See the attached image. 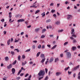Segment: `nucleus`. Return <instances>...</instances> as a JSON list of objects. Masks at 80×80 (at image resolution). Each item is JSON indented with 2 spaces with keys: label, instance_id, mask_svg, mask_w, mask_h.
<instances>
[{
  "label": "nucleus",
  "instance_id": "f257e3e1",
  "mask_svg": "<svg viewBox=\"0 0 80 80\" xmlns=\"http://www.w3.org/2000/svg\"><path fill=\"white\" fill-rule=\"evenodd\" d=\"M45 71L41 70H40L39 72L38 73V75H39V77H40V76H42V77H43V76L45 75Z\"/></svg>",
  "mask_w": 80,
  "mask_h": 80
},
{
  "label": "nucleus",
  "instance_id": "f03ea898",
  "mask_svg": "<svg viewBox=\"0 0 80 80\" xmlns=\"http://www.w3.org/2000/svg\"><path fill=\"white\" fill-rule=\"evenodd\" d=\"M66 55L67 57V58H71V53H70V52H67Z\"/></svg>",
  "mask_w": 80,
  "mask_h": 80
},
{
  "label": "nucleus",
  "instance_id": "7ed1b4c3",
  "mask_svg": "<svg viewBox=\"0 0 80 80\" xmlns=\"http://www.w3.org/2000/svg\"><path fill=\"white\" fill-rule=\"evenodd\" d=\"M72 17H73V16H72V15H68V18H67L68 20H69V19L70 18H72Z\"/></svg>",
  "mask_w": 80,
  "mask_h": 80
},
{
  "label": "nucleus",
  "instance_id": "20e7f679",
  "mask_svg": "<svg viewBox=\"0 0 80 80\" xmlns=\"http://www.w3.org/2000/svg\"><path fill=\"white\" fill-rule=\"evenodd\" d=\"M25 21V20L23 19H20L18 20V22L19 23V22H24Z\"/></svg>",
  "mask_w": 80,
  "mask_h": 80
},
{
  "label": "nucleus",
  "instance_id": "39448f33",
  "mask_svg": "<svg viewBox=\"0 0 80 80\" xmlns=\"http://www.w3.org/2000/svg\"><path fill=\"white\" fill-rule=\"evenodd\" d=\"M12 67V64H10L7 66V68L8 69H10V68H11Z\"/></svg>",
  "mask_w": 80,
  "mask_h": 80
},
{
  "label": "nucleus",
  "instance_id": "423d86ee",
  "mask_svg": "<svg viewBox=\"0 0 80 80\" xmlns=\"http://www.w3.org/2000/svg\"><path fill=\"white\" fill-rule=\"evenodd\" d=\"M77 47H76L73 46L72 48V51H75V50H76Z\"/></svg>",
  "mask_w": 80,
  "mask_h": 80
},
{
  "label": "nucleus",
  "instance_id": "0eeeda50",
  "mask_svg": "<svg viewBox=\"0 0 80 80\" xmlns=\"http://www.w3.org/2000/svg\"><path fill=\"white\" fill-rule=\"evenodd\" d=\"M40 57H41L42 58H45V55L43 54H41Z\"/></svg>",
  "mask_w": 80,
  "mask_h": 80
},
{
  "label": "nucleus",
  "instance_id": "6e6552de",
  "mask_svg": "<svg viewBox=\"0 0 80 80\" xmlns=\"http://www.w3.org/2000/svg\"><path fill=\"white\" fill-rule=\"evenodd\" d=\"M79 67H80V65H78L76 67H75L74 68V70H77V69H78V68H79Z\"/></svg>",
  "mask_w": 80,
  "mask_h": 80
},
{
  "label": "nucleus",
  "instance_id": "1a4fd4ad",
  "mask_svg": "<svg viewBox=\"0 0 80 80\" xmlns=\"http://www.w3.org/2000/svg\"><path fill=\"white\" fill-rule=\"evenodd\" d=\"M53 61V57H52L51 58L50 60H49V62H51Z\"/></svg>",
  "mask_w": 80,
  "mask_h": 80
},
{
  "label": "nucleus",
  "instance_id": "9d476101",
  "mask_svg": "<svg viewBox=\"0 0 80 80\" xmlns=\"http://www.w3.org/2000/svg\"><path fill=\"white\" fill-rule=\"evenodd\" d=\"M12 73H15V69L14 68H13L12 69Z\"/></svg>",
  "mask_w": 80,
  "mask_h": 80
},
{
  "label": "nucleus",
  "instance_id": "9b49d317",
  "mask_svg": "<svg viewBox=\"0 0 80 80\" xmlns=\"http://www.w3.org/2000/svg\"><path fill=\"white\" fill-rule=\"evenodd\" d=\"M36 5H32L31 6H30V8H32V7H34L35 8H37V7L36 6Z\"/></svg>",
  "mask_w": 80,
  "mask_h": 80
},
{
  "label": "nucleus",
  "instance_id": "f8f14e48",
  "mask_svg": "<svg viewBox=\"0 0 80 80\" xmlns=\"http://www.w3.org/2000/svg\"><path fill=\"white\" fill-rule=\"evenodd\" d=\"M10 39H8V40L7 41V43L8 45H10Z\"/></svg>",
  "mask_w": 80,
  "mask_h": 80
},
{
  "label": "nucleus",
  "instance_id": "ddd939ff",
  "mask_svg": "<svg viewBox=\"0 0 80 80\" xmlns=\"http://www.w3.org/2000/svg\"><path fill=\"white\" fill-rule=\"evenodd\" d=\"M41 15L42 16V17H45V12H43V13H42Z\"/></svg>",
  "mask_w": 80,
  "mask_h": 80
},
{
  "label": "nucleus",
  "instance_id": "4468645a",
  "mask_svg": "<svg viewBox=\"0 0 80 80\" xmlns=\"http://www.w3.org/2000/svg\"><path fill=\"white\" fill-rule=\"evenodd\" d=\"M9 60V59L8 57H5V61H8Z\"/></svg>",
  "mask_w": 80,
  "mask_h": 80
},
{
  "label": "nucleus",
  "instance_id": "2eb2a0df",
  "mask_svg": "<svg viewBox=\"0 0 80 80\" xmlns=\"http://www.w3.org/2000/svg\"><path fill=\"white\" fill-rule=\"evenodd\" d=\"M55 24H56V25H60V22L57 21L56 22Z\"/></svg>",
  "mask_w": 80,
  "mask_h": 80
},
{
  "label": "nucleus",
  "instance_id": "dca6fc26",
  "mask_svg": "<svg viewBox=\"0 0 80 80\" xmlns=\"http://www.w3.org/2000/svg\"><path fill=\"white\" fill-rule=\"evenodd\" d=\"M61 74V72H57L56 73V76H58L59 75Z\"/></svg>",
  "mask_w": 80,
  "mask_h": 80
},
{
  "label": "nucleus",
  "instance_id": "f3484780",
  "mask_svg": "<svg viewBox=\"0 0 80 80\" xmlns=\"http://www.w3.org/2000/svg\"><path fill=\"white\" fill-rule=\"evenodd\" d=\"M18 60H19V61H20V59L21 58V56H20V55L18 56Z\"/></svg>",
  "mask_w": 80,
  "mask_h": 80
},
{
  "label": "nucleus",
  "instance_id": "a211bd4d",
  "mask_svg": "<svg viewBox=\"0 0 80 80\" xmlns=\"http://www.w3.org/2000/svg\"><path fill=\"white\" fill-rule=\"evenodd\" d=\"M45 58H44V59H43L41 61V63H43V62H45Z\"/></svg>",
  "mask_w": 80,
  "mask_h": 80
},
{
  "label": "nucleus",
  "instance_id": "6ab92c4d",
  "mask_svg": "<svg viewBox=\"0 0 80 80\" xmlns=\"http://www.w3.org/2000/svg\"><path fill=\"white\" fill-rule=\"evenodd\" d=\"M40 52H38L36 55V56L37 57H39V55H40Z\"/></svg>",
  "mask_w": 80,
  "mask_h": 80
},
{
  "label": "nucleus",
  "instance_id": "aec40b11",
  "mask_svg": "<svg viewBox=\"0 0 80 80\" xmlns=\"http://www.w3.org/2000/svg\"><path fill=\"white\" fill-rule=\"evenodd\" d=\"M40 10H37L35 12V14H37V13H38V12H40Z\"/></svg>",
  "mask_w": 80,
  "mask_h": 80
},
{
  "label": "nucleus",
  "instance_id": "412c9836",
  "mask_svg": "<svg viewBox=\"0 0 80 80\" xmlns=\"http://www.w3.org/2000/svg\"><path fill=\"white\" fill-rule=\"evenodd\" d=\"M58 61V58H56L55 59L54 62H57Z\"/></svg>",
  "mask_w": 80,
  "mask_h": 80
},
{
  "label": "nucleus",
  "instance_id": "4be33fe9",
  "mask_svg": "<svg viewBox=\"0 0 80 80\" xmlns=\"http://www.w3.org/2000/svg\"><path fill=\"white\" fill-rule=\"evenodd\" d=\"M35 31L37 32H38V31H40V28H37L35 29Z\"/></svg>",
  "mask_w": 80,
  "mask_h": 80
},
{
  "label": "nucleus",
  "instance_id": "5701e85b",
  "mask_svg": "<svg viewBox=\"0 0 80 80\" xmlns=\"http://www.w3.org/2000/svg\"><path fill=\"white\" fill-rule=\"evenodd\" d=\"M46 29H45V28L43 29L42 32V33H44V32H46Z\"/></svg>",
  "mask_w": 80,
  "mask_h": 80
},
{
  "label": "nucleus",
  "instance_id": "b1692460",
  "mask_svg": "<svg viewBox=\"0 0 80 80\" xmlns=\"http://www.w3.org/2000/svg\"><path fill=\"white\" fill-rule=\"evenodd\" d=\"M57 45H56L55 46H54L51 49V50H53L55 48H56L57 47Z\"/></svg>",
  "mask_w": 80,
  "mask_h": 80
},
{
  "label": "nucleus",
  "instance_id": "393cba45",
  "mask_svg": "<svg viewBox=\"0 0 80 80\" xmlns=\"http://www.w3.org/2000/svg\"><path fill=\"white\" fill-rule=\"evenodd\" d=\"M46 22L47 23H48V22H51V20H50V19H49L48 20H47Z\"/></svg>",
  "mask_w": 80,
  "mask_h": 80
},
{
  "label": "nucleus",
  "instance_id": "a878e982",
  "mask_svg": "<svg viewBox=\"0 0 80 80\" xmlns=\"http://www.w3.org/2000/svg\"><path fill=\"white\" fill-rule=\"evenodd\" d=\"M69 69V67H68L67 68H66L64 69V70L65 71H67L68 70V69Z\"/></svg>",
  "mask_w": 80,
  "mask_h": 80
},
{
  "label": "nucleus",
  "instance_id": "bb28decb",
  "mask_svg": "<svg viewBox=\"0 0 80 80\" xmlns=\"http://www.w3.org/2000/svg\"><path fill=\"white\" fill-rule=\"evenodd\" d=\"M17 63V60H15V61L13 62L12 64V65H15Z\"/></svg>",
  "mask_w": 80,
  "mask_h": 80
},
{
  "label": "nucleus",
  "instance_id": "cd10ccee",
  "mask_svg": "<svg viewBox=\"0 0 80 80\" xmlns=\"http://www.w3.org/2000/svg\"><path fill=\"white\" fill-rule=\"evenodd\" d=\"M31 50V49L30 48H29L28 50H27L26 51H25V52H30V50Z\"/></svg>",
  "mask_w": 80,
  "mask_h": 80
},
{
  "label": "nucleus",
  "instance_id": "c85d7f7f",
  "mask_svg": "<svg viewBox=\"0 0 80 80\" xmlns=\"http://www.w3.org/2000/svg\"><path fill=\"white\" fill-rule=\"evenodd\" d=\"M72 32L71 33V34H73V32L75 31L74 29H72L71 30Z\"/></svg>",
  "mask_w": 80,
  "mask_h": 80
},
{
  "label": "nucleus",
  "instance_id": "c756f323",
  "mask_svg": "<svg viewBox=\"0 0 80 80\" xmlns=\"http://www.w3.org/2000/svg\"><path fill=\"white\" fill-rule=\"evenodd\" d=\"M45 36L44 35H42L41 37V38H45Z\"/></svg>",
  "mask_w": 80,
  "mask_h": 80
},
{
  "label": "nucleus",
  "instance_id": "7c9ffc66",
  "mask_svg": "<svg viewBox=\"0 0 80 80\" xmlns=\"http://www.w3.org/2000/svg\"><path fill=\"white\" fill-rule=\"evenodd\" d=\"M21 69L22 70H23L24 71H25V69L23 68V67H22L21 68Z\"/></svg>",
  "mask_w": 80,
  "mask_h": 80
},
{
  "label": "nucleus",
  "instance_id": "2f4dec72",
  "mask_svg": "<svg viewBox=\"0 0 80 80\" xmlns=\"http://www.w3.org/2000/svg\"><path fill=\"white\" fill-rule=\"evenodd\" d=\"M11 53L12 55H13L15 54V52H14L11 51Z\"/></svg>",
  "mask_w": 80,
  "mask_h": 80
},
{
  "label": "nucleus",
  "instance_id": "473e14b6",
  "mask_svg": "<svg viewBox=\"0 0 80 80\" xmlns=\"http://www.w3.org/2000/svg\"><path fill=\"white\" fill-rule=\"evenodd\" d=\"M11 20H12V19L10 18V19H9V22H10V23H12V22H14V20H13V21H11Z\"/></svg>",
  "mask_w": 80,
  "mask_h": 80
},
{
  "label": "nucleus",
  "instance_id": "72a5a7b5",
  "mask_svg": "<svg viewBox=\"0 0 80 80\" xmlns=\"http://www.w3.org/2000/svg\"><path fill=\"white\" fill-rule=\"evenodd\" d=\"M77 42V41H76V40L73 39V43H76Z\"/></svg>",
  "mask_w": 80,
  "mask_h": 80
},
{
  "label": "nucleus",
  "instance_id": "f704fd0d",
  "mask_svg": "<svg viewBox=\"0 0 80 80\" xmlns=\"http://www.w3.org/2000/svg\"><path fill=\"white\" fill-rule=\"evenodd\" d=\"M14 51H17V52H19V50H18V49H15L14 50Z\"/></svg>",
  "mask_w": 80,
  "mask_h": 80
},
{
  "label": "nucleus",
  "instance_id": "c9c22d12",
  "mask_svg": "<svg viewBox=\"0 0 80 80\" xmlns=\"http://www.w3.org/2000/svg\"><path fill=\"white\" fill-rule=\"evenodd\" d=\"M45 70L46 73H47V72H48V69L47 68H45Z\"/></svg>",
  "mask_w": 80,
  "mask_h": 80
},
{
  "label": "nucleus",
  "instance_id": "e433bc0d",
  "mask_svg": "<svg viewBox=\"0 0 80 80\" xmlns=\"http://www.w3.org/2000/svg\"><path fill=\"white\" fill-rule=\"evenodd\" d=\"M68 42H65L64 44V45L65 46L66 45H67V44H68Z\"/></svg>",
  "mask_w": 80,
  "mask_h": 80
},
{
  "label": "nucleus",
  "instance_id": "4c0bfd02",
  "mask_svg": "<svg viewBox=\"0 0 80 80\" xmlns=\"http://www.w3.org/2000/svg\"><path fill=\"white\" fill-rule=\"evenodd\" d=\"M63 30L62 29L61 30H59L58 31V33H60V32H63Z\"/></svg>",
  "mask_w": 80,
  "mask_h": 80
},
{
  "label": "nucleus",
  "instance_id": "58836bf2",
  "mask_svg": "<svg viewBox=\"0 0 80 80\" xmlns=\"http://www.w3.org/2000/svg\"><path fill=\"white\" fill-rule=\"evenodd\" d=\"M48 76H47L45 78L44 80H48Z\"/></svg>",
  "mask_w": 80,
  "mask_h": 80
},
{
  "label": "nucleus",
  "instance_id": "ea45409f",
  "mask_svg": "<svg viewBox=\"0 0 80 80\" xmlns=\"http://www.w3.org/2000/svg\"><path fill=\"white\" fill-rule=\"evenodd\" d=\"M32 48L33 50H35V45H33L32 46Z\"/></svg>",
  "mask_w": 80,
  "mask_h": 80
},
{
  "label": "nucleus",
  "instance_id": "a19ab883",
  "mask_svg": "<svg viewBox=\"0 0 80 80\" xmlns=\"http://www.w3.org/2000/svg\"><path fill=\"white\" fill-rule=\"evenodd\" d=\"M51 12L52 13H53V12H55V10H53V9H52V10H51Z\"/></svg>",
  "mask_w": 80,
  "mask_h": 80
},
{
  "label": "nucleus",
  "instance_id": "79ce46f5",
  "mask_svg": "<svg viewBox=\"0 0 80 80\" xmlns=\"http://www.w3.org/2000/svg\"><path fill=\"white\" fill-rule=\"evenodd\" d=\"M69 65H73V63H72V62H71L69 63Z\"/></svg>",
  "mask_w": 80,
  "mask_h": 80
},
{
  "label": "nucleus",
  "instance_id": "37998d69",
  "mask_svg": "<svg viewBox=\"0 0 80 80\" xmlns=\"http://www.w3.org/2000/svg\"><path fill=\"white\" fill-rule=\"evenodd\" d=\"M73 76L74 78H75V76H76V73H74L73 74Z\"/></svg>",
  "mask_w": 80,
  "mask_h": 80
},
{
  "label": "nucleus",
  "instance_id": "c03bdc74",
  "mask_svg": "<svg viewBox=\"0 0 80 80\" xmlns=\"http://www.w3.org/2000/svg\"><path fill=\"white\" fill-rule=\"evenodd\" d=\"M38 48L40 49L41 48V45L40 44L38 46Z\"/></svg>",
  "mask_w": 80,
  "mask_h": 80
},
{
  "label": "nucleus",
  "instance_id": "a18cd8bd",
  "mask_svg": "<svg viewBox=\"0 0 80 80\" xmlns=\"http://www.w3.org/2000/svg\"><path fill=\"white\" fill-rule=\"evenodd\" d=\"M72 37H77V36H76V35L73 34V35H72Z\"/></svg>",
  "mask_w": 80,
  "mask_h": 80
},
{
  "label": "nucleus",
  "instance_id": "49530a36",
  "mask_svg": "<svg viewBox=\"0 0 80 80\" xmlns=\"http://www.w3.org/2000/svg\"><path fill=\"white\" fill-rule=\"evenodd\" d=\"M68 73L69 75H70V74L72 73V72H70V71H69L68 72Z\"/></svg>",
  "mask_w": 80,
  "mask_h": 80
},
{
  "label": "nucleus",
  "instance_id": "de8ad7c7",
  "mask_svg": "<svg viewBox=\"0 0 80 80\" xmlns=\"http://www.w3.org/2000/svg\"><path fill=\"white\" fill-rule=\"evenodd\" d=\"M22 58L23 59H24V58H25V55H22Z\"/></svg>",
  "mask_w": 80,
  "mask_h": 80
},
{
  "label": "nucleus",
  "instance_id": "09e8293b",
  "mask_svg": "<svg viewBox=\"0 0 80 80\" xmlns=\"http://www.w3.org/2000/svg\"><path fill=\"white\" fill-rule=\"evenodd\" d=\"M43 78V76L42 77L40 78H39L38 80H41V79H42V78Z\"/></svg>",
  "mask_w": 80,
  "mask_h": 80
},
{
  "label": "nucleus",
  "instance_id": "8fccbe9b",
  "mask_svg": "<svg viewBox=\"0 0 80 80\" xmlns=\"http://www.w3.org/2000/svg\"><path fill=\"white\" fill-rule=\"evenodd\" d=\"M48 28H52V26L50 25H49L48 26Z\"/></svg>",
  "mask_w": 80,
  "mask_h": 80
},
{
  "label": "nucleus",
  "instance_id": "3c124183",
  "mask_svg": "<svg viewBox=\"0 0 80 80\" xmlns=\"http://www.w3.org/2000/svg\"><path fill=\"white\" fill-rule=\"evenodd\" d=\"M28 75H29V74L27 73L25 76V77H27L28 76Z\"/></svg>",
  "mask_w": 80,
  "mask_h": 80
},
{
  "label": "nucleus",
  "instance_id": "603ef678",
  "mask_svg": "<svg viewBox=\"0 0 80 80\" xmlns=\"http://www.w3.org/2000/svg\"><path fill=\"white\" fill-rule=\"evenodd\" d=\"M42 48H45V45H43L41 47Z\"/></svg>",
  "mask_w": 80,
  "mask_h": 80
},
{
  "label": "nucleus",
  "instance_id": "864d4df0",
  "mask_svg": "<svg viewBox=\"0 0 80 80\" xmlns=\"http://www.w3.org/2000/svg\"><path fill=\"white\" fill-rule=\"evenodd\" d=\"M1 22H3L4 21H5V20L4 19H2L1 20Z\"/></svg>",
  "mask_w": 80,
  "mask_h": 80
},
{
  "label": "nucleus",
  "instance_id": "5fc2aeb1",
  "mask_svg": "<svg viewBox=\"0 0 80 80\" xmlns=\"http://www.w3.org/2000/svg\"><path fill=\"white\" fill-rule=\"evenodd\" d=\"M23 75H24V73H22L20 74V76H21V77H22V76H23Z\"/></svg>",
  "mask_w": 80,
  "mask_h": 80
},
{
  "label": "nucleus",
  "instance_id": "6e6d98bb",
  "mask_svg": "<svg viewBox=\"0 0 80 80\" xmlns=\"http://www.w3.org/2000/svg\"><path fill=\"white\" fill-rule=\"evenodd\" d=\"M20 77H18L17 78V80H20Z\"/></svg>",
  "mask_w": 80,
  "mask_h": 80
},
{
  "label": "nucleus",
  "instance_id": "4d7b16f0",
  "mask_svg": "<svg viewBox=\"0 0 80 80\" xmlns=\"http://www.w3.org/2000/svg\"><path fill=\"white\" fill-rule=\"evenodd\" d=\"M3 33H4V35H5V34L7 33V31H5L3 32Z\"/></svg>",
  "mask_w": 80,
  "mask_h": 80
},
{
  "label": "nucleus",
  "instance_id": "13d9d810",
  "mask_svg": "<svg viewBox=\"0 0 80 80\" xmlns=\"http://www.w3.org/2000/svg\"><path fill=\"white\" fill-rule=\"evenodd\" d=\"M33 42L34 43H36L37 42V41L36 40V41H33Z\"/></svg>",
  "mask_w": 80,
  "mask_h": 80
},
{
  "label": "nucleus",
  "instance_id": "bf43d9fd",
  "mask_svg": "<svg viewBox=\"0 0 80 80\" xmlns=\"http://www.w3.org/2000/svg\"><path fill=\"white\" fill-rule=\"evenodd\" d=\"M24 65H25V63L22 62V66H23Z\"/></svg>",
  "mask_w": 80,
  "mask_h": 80
},
{
  "label": "nucleus",
  "instance_id": "052dcab7",
  "mask_svg": "<svg viewBox=\"0 0 80 80\" xmlns=\"http://www.w3.org/2000/svg\"><path fill=\"white\" fill-rule=\"evenodd\" d=\"M19 16H20V15L19 14H18V15H17L16 16V17H17V18H18Z\"/></svg>",
  "mask_w": 80,
  "mask_h": 80
},
{
  "label": "nucleus",
  "instance_id": "680f3d73",
  "mask_svg": "<svg viewBox=\"0 0 80 80\" xmlns=\"http://www.w3.org/2000/svg\"><path fill=\"white\" fill-rule=\"evenodd\" d=\"M31 77H32V75H30L28 78H29L30 79H31Z\"/></svg>",
  "mask_w": 80,
  "mask_h": 80
},
{
  "label": "nucleus",
  "instance_id": "e2e57ef3",
  "mask_svg": "<svg viewBox=\"0 0 80 80\" xmlns=\"http://www.w3.org/2000/svg\"><path fill=\"white\" fill-rule=\"evenodd\" d=\"M53 16L54 17H57V16H56V14H53Z\"/></svg>",
  "mask_w": 80,
  "mask_h": 80
},
{
  "label": "nucleus",
  "instance_id": "0e129e2a",
  "mask_svg": "<svg viewBox=\"0 0 80 80\" xmlns=\"http://www.w3.org/2000/svg\"><path fill=\"white\" fill-rule=\"evenodd\" d=\"M78 80H80V76H78Z\"/></svg>",
  "mask_w": 80,
  "mask_h": 80
},
{
  "label": "nucleus",
  "instance_id": "69168bd1",
  "mask_svg": "<svg viewBox=\"0 0 80 80\" xmlns=\"http://www.w3.org/2000/svg\"><path fill=\"white\" fill-rule=\"evenodd\" d=\"M23 33H24V32H21V35H23Z\"/></svg>",
  "mask_w": 80,
  "mask_h": 80
},
{
  "label": "nucleus",
  "instance_id": "338daca9",
  "mask_svg": "<svg viewBox=\"0 0 80 80\" xmlns=\"http://www.w3.org/2000/svg\"><path fill=\"white\" fill-rule=\"evenodd\" d=\"M10 48H14V47H13V46H10Z\"/></svg>",
  "mask_w": 80,
  "mask_h": 80
},
{
  "label": "nucleus",
  "instance_id": "774afa93",
  "mask_svg": "<svg viewBox=\"0 0 80 80\" xmlns=\"http://www.w3.org/2000/svg\"><path fill=\"white\" fill-rule=\"evenodd\" d=\"M27 28H30L31 27V25H29L27 27Z\"/></svg>",
  "mask_w": 80,
  "mask_h": 80
}]
</instances>
